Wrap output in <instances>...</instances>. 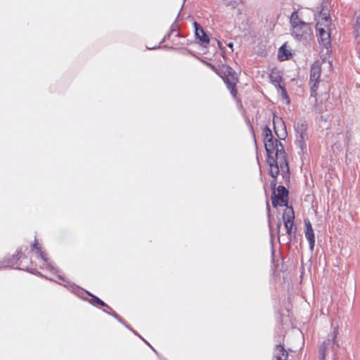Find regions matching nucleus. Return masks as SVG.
<instances>
[{
    "label": "nucleus",
    "instance_id": "13",
    "mask_svg": "<svg viewBox=\"0 0 360 360\" xmlns=\"http://www.w3.org/2000/svg\"><path fill=\"white\" fill-rule=\"evenodd\" d=\"M304 224H305V231H304L305 236H306L307 240L309 241V249L311 250V251H313L314 244H315V236H314V230H313L312 226L309 219L304 220Z\"/></svg>",
    "mask_w": 360,
    "mask_h": 360
},
{
    "label": "nucleus",
    "instance_id": "12",
    "mask_svg": "<svg viewBox=\"0 0 360 360\" xmlns=\"http://www.w3.org/2000/svg\"><path fill=\"white\" fill-rule=\"evenodd\" d=\"M266 162L270 167L269 174L274 178V180L271 184V186L275 187L276 185V178L279 174L280 170L281 171V168L280 167V160L274 158H270L266 159Z\"/></svg>",
    "mask_w": 360,
    "mask_h": 360
},
{
    "label": "nucleus",
    "instance_id": "19",
    "mask_svg": "<svg viewBox=\"0 0 360 360\" xmlns=\"http://www.w3.org/2000/svg\"><path fill=\"white\" fill-rule=\"evenodd\" d=\"M89 295L92 297V298H91L92 303H96V304H99L101 306L109 307L104 302H103L98 297H96L94 295H92L90 293H89Z\"/></svg>",
    "mask_w": 360,
    "mask_h": 360
},
{
    "label": "nucleus",
    "instance_id": "3",
    "mask_svg": "<svg viewBox=\"0 0 360 360\" xmlns=\"http://www.w3.org/2000/svg\"><path fill=\"white\" fill-rule=\"evenodd\" d=\"M338 333V329L335 328L331 339L328 338L322 342L319 347V360H325L326 356L329 350H331L334 356L336 355V352L340 347V345L337 340Z\"/></svg>",
    "mask_w": 360,
    "mask_h": 360
},
{
    "label": "nucleus",
    "instance_id": "1",
    "mask_svg": "<svg viewBox=\"0 0 360 360\" xmlns=\"http://www.w3.org/2000/svg\"><path fill=\"white\" fill-rule=\"evenodd\" d=\"M292 36L298 41L306 44L311 39L312 30L309 23L303 21L297 11H294L290 18Z\"/></svg>",
    "mask_w": 360,
    "mask_h": 360
},
{
    "label": "nucleus",
    "instance_id": "17",
    "mask_svg": "<svg viewBox=\"0 0 360 360\" xmlns=\"http://www.w3.org/2000/svg\"><path fill=\"white\" fill-rule=\"evenodd\" d=\"M291 56L290 52L286 49L285 46L283 45L278 50V57L280 60L283 61L288 59L289 56Z\"/></svg>",
    "mask_w": 360,
    "mask_h": 360
},
{
    "label": "nucleus",
    "instance_id": "7",
    "mask_svg": "<svg viewBox=\"0 0 360 360\" xmlns=\"http://www.w3.org/2000/svg\"><path fill=\"white\" fill-rule=\"evenodd\" d=\"M263 136L265 150L267 153V158H274L275 140L274 139L271 129L267 126H266L263 129Z\"/></svg>",
    "mask_w": 360,
    "mask_h": 360
},
{
    "label": "nucleus",
    "instance_id": "5",
    "mask_svg": "<svg viewBox=\"0 0 360 360\" xmlns=\"http://www.w3.org/2000/svg\"><path fill=\"white\" fill-rule=\"evenodd\" d=\"M321 72V68L318 63H314L311 67L310 70V81L309 83L311 84V96L314 97H316L318 93V87L320 83L324 84L322 81L319 79Z\"/></svg>",
    "mask_w": 360,
    "mask_h": 360
},
{
    "label": "nucleus",
    "instance_id": "2",
    "mask_svg": "<svg viewBox=\"0 0 360 360\" xmlns=\"http://www.w3.org/2000/svg\"><path fill=\"white\" fill-rule=\"evenodd\" d=\"M318 16L319 19L316 25L318 38L320 44L328 49L330 45V33L328 29L330 24V17L328 8L323 6Z\"/></svg>",
    "mask_w": 360,
    "mask_h": 360
},
{
    "label": "nucleus",
    "instance_id": "24",
    "mask_svg": "<svg viewBox=\"0 0 360 360\" xmlns=\"http://www.w3.org/2000/svg\"><path fill=\"white\" fill-rule=\"evenodd\" d=\"M281 221H278V223L277 224V229H278V231H279L280 228H281Z\"/></svg>",
    "mask_w": 360,
    "mask_h": 360
},
{
    "label": "nucleus",
    "instance_id": "9",
    "mask_svg": "<svg viewBox=\"0 0 360 360\" xmlns=\"http://www.w3.org/2000/svg\"><path fill=\"white\" fill-rule=\"evenodd\" d=\"M271 83L277 88L278 93H280L283 98H288V94L285 91L284 84H282L283 78L280 72L277 70H273L269 75Z\"/></svg>",
    "mask_w": 360,
    "mask_h": 360
},
{
    "label": "nucleus",
    "instance_id": "23",
    "mask_svg": "<svg viewBox=\"0 0 360 360\" xmlns=\"http://www.w3.org/2000/svg\"><path fill=\"white\" fill-rule=\"evenodd\" d=\"M326 90H328V89H326ZM324 98H327L328 97V91H326V92L323 94Z\"/></svg>",
    "mask_w": 360,
    "mask_h": 360
},
{
    "label": "nucleus",
    "instance_id": "6",
    "mask_svg": "<svg viewBox=\"0 0 360 360\" xmlns=\"http://www.w3.org/2000/svg\"><path fill=\"white\" fill-rule=\"evenodd\" d=\"M296 131V143L301 151L304 153L307 152L306 141L308 139L307 135V126L303 123H297L295 126Z\"/></svg>",
    "mask_w": 360,
    "mask_h": 360
},
{
    "label": "nucleus",
    "instance_id": "18",
    "mask_svg": "<svg viewBox=\"0 0 360 360\" xmlns=\"http://www.w3.org/2000/svg\"><path fill=\"white\" fill-rule=\"evenodd\" d=\"M295 218L294 212L292 208L289 210H286L283 214V219L284 222H290L293 221Z\"/></svg>",
    "mask_w": 360,
    "mask_h": 360
},
{
    "label": "nucleus",
    "instance_id": "15",
    "mask_svg": "<svg viewBox=\"0 0 360 360\" xmlns=\"http://www.w3.org/2000/svg\"><path fill=\"white\" fill-rule=\"evenodd\" d=\"M288 353L281 345H277L274 351V360H287Z\"/></svg>",
    "mask_w": 360,
    "mask_h": 360
},
{
    "label": "nucleus",
    "instance_id": "20",
    "mask_svg": "<svg viewBox=\"0 0 360 360\" xmlns=\"http://www.w3.org/2000/svg\"><path fill=\"white\" fill-rule=\"evenodd\" d=\"M293 221L290 222H284L285 227L286 229L287 233L290 236L292 233V226H293Z\"/></svg>",
    "mask_w": 360,
    "mask_h": 360
},
{
    "label": "nucleus",
    "instance_id": "4",
    "mask_svg": "<svg viewBox=\"0 0 360 360\" xmlns=\"http://www.w3.org/2000/svg\"><path fill=\"white\" fill-rule=\"evenodd\" d=\"M280 160V167L284 179H289V166L285 155L284 148L282 143L275 139V158Z\"/></svg>",
    "mask_w": 360,
    "mask_h": 360
},
{
    "label": "nucleus",
    "instance_id": "10",
    "mask_svg": "<svg viewBox=\"0 0 360 360\" xmlns=\"http://www.w3.org/2000/svg\"><path fill=\"white\" fill-rule=\"evenodd\" d=\"M274 129L279 139H285L287 136L285 124L281 117L274 116L273 118Z\"/></svg>",
    "mask_w": 360,
    "mask_h": 360
},
{
    "label": "nucleus",
    "instance_id": "21",
    "mask_svg": "<svg viewBox=\"0 0 360 360\" xmlns=\"http://www.w3.org/2000/svg\"><path fill=\"white\" fill-rule=\"evenodd\" d=\"M32 250H36L37 252L40 253V255H42V252L41 251L40 248L39 247V244L37 240H34V243L32 246ZM41 257L43 258V256H41Z\"/></svg>",
    "mask_w": 360,
    "mask_h": 360
},
{
    "label": "nucleus",
    "instance_id": "11",
    "mask_svg": "<svg viewBox=\"0 0 360 360\" xmlns=\"http://www.w3.org/2000/svg\"><path fill=\"white\" fill-rule=\"evenodd\" d=\"M224 82L227 86V88L230 90L231 95L233 97H236L237 94V89H236V85L238 82V79L236 77L235 72L233 71L231 68H229L227 70V75L224 79Z\"/></svg>",
    "mask_w": 360,
    "mask_h": 360
},
{
    "label": "nucleus",
    "instance_id": "16",
    "mask_svg": "<svg viewBox=\"0 0 360 360\" xmlns=\"http://www.w3.org/2000/svg\"><path fill=\"white\" fill-rule=\"evenodd\" d=\"M193 25L195 27V37L202 43H209L210 38L204 32L202 27L196 22L193 23Z\"/></svg>",
    "mask_w": 360,
    "mask_h": 360
},
{
    "label": "nucleus",
    "instance_id": "8",
    "mask_svg": "<svg viewBox=\"0 0 360 360\" xmlns=\"http://www.w3.org/2000/svg\"><path fill=\"white\" fill-rule=\"evenodd\" d=\"M278 193L276 194L275 191L273 192L271 197L272 205L274 207H276L278 205L280 206H286L288 200L286 198L288 195V191L283 186H279L277 188Z\"/></svg>",
    "mask_w": 360,
    "mask_h": 360
},
{
    "label": "nucleus",
    "instance_id": "22",
    "mask_svg": "<svg viewBox=\"0 0 360 360\" xmlns=\"http://www.w3.org/2000/svg\"><path fill=\"white\" fill-rule=\"evenodd\" d=\"M227 6H231L233 8H235L237 6V2L236 1H230L227 3Z\"/></svg>",
    "mask_w": 360,
    "mask_h": 360
},
{
    "label": "nucleus",
    "instance_id": "14",
    "mask_svg": "<svg viewBox=\"0 0 360 360\" xmlns=\"http://www.w3.org/2000/svg\"><path fill=\"white\" fill-rule=\"evenodd\" d=\"M20 252H18L16 255H13L11 257H8L0 262V269L6 268L20 269L18 266H15L20 259Z\"/></svg>",
    "mask_w": 360,
    "mask_h": 360
},
{
    "label": "nucleus",
    "instance_id": "26",
    "mask_svg": "<svg viewBox=\"0 0 360 360\" xmlns=\"http://www.w3.org/2000/svg\"><path fill=\"white\" fill-rule=\"evenodd\" d=\"M113 316L117 318V319H119V316L116 314V313H114L113 314Z\"/></svg>",
    "mask_w": 360,
    "mask_h": 360
},
{
    "label": "nucleus",
    "instance_id": "27",
    "mask_svg": "<svg viewBox=\"0 0 360 360\" xmlns=\"http://www.w3.org/2000/svg\"><path fill=\"white\" fill-rule=\"evenodd\" d=\"M217 43H218L219 46L221 47V42L219 41H218Z\"/></svg>",
    "mask_w": 360,
    "mask_h": 360
},
{
    "label": "nucleus",
    "instance_id": "25",
    "mask_svg": "<svg viewBox=\"0 0 360 360\" xmlns=\"http://www.w3.org/2000/svg\"><path fill=\"white\" fill-rule=\"evenodd\" d=\"M228 46H229V48H231V50L233 51V43H232V42L229 43V44H228Z\"/></svg>",
    "mask_w": 360,
    "mask_h": 360
}]
</instances>
